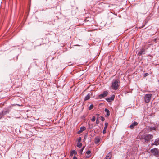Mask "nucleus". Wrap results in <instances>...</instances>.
<instances>
[{"instance_id": "obj_1", "label": "nucleus", "mask_w": 159, "mask_h": 159, "mask_svg": "<svg viewBox=\"0 0 159 159\" xmlns=\"http://www.w3.org/2000/svg\"><path fill=\"white\" fill-rule=\"evenodd\" d=\"M110 86V88L114 90H117L118 89L120 85V81L118 79H116L113 80Z\"/></svg>"}, {"instance_id": "obj_2", "label": "nucleus", "mask_w": 159, "mask_h": 159, "mask_svg": "<svg viewBox=\"0 0 159 159\" xmlns=\"http://www.w3.org/2000/svg\"><path fill=\"white\" fill-rule=\"evenodd\" d=\"M151 152L156 157H159V150L156 148H154L150 150Z\"/></svg>"}, {"instance_id": "obj_3", "label": "nucleus", "mask_w": 159, "mask_h": 159, "mask_svg": "<svg viewBox=\"0 0 159 159\" xmlns=\"http://www.w3.org/2000/svg\"><path fill=\"white\" fill-rule=\"evenodd\" d=\"M152 95V94H147L145 95L144 97V100L145 102L146 103H148L149 102L151 99V97Z\"/></svg>"}, {"instance_id": "obj_4", "label": "nucleus", "mask_w": 159, "mask_h": 159, "mask_svg": "<svg viewBox=\"0 0 159 159\" xmlns=\"http://www.w3.org/2000/svg\"><path fill=\"white\" fill-rule=\"evenodd\" d=\"M153 138V136L150 134H146L144 138L145 140V142H147L149 141L150 139H152Z\"/></svg>"}, {"instance_id": "obj_5", "label": "nucleus", "mask_w": 159, "mask_h": 159, "mask_svg": "<svg viewBox=\"0 0 159 159\" xmlns=\"http://www.w3.org/2000/svg\"><path fill=\"white\" fill-rule=\"evenodd\" d=\"M108 94V92L107 91H104L103 93L99 95V98L101 99L102 98H104L106 96H107V95Z\"/></svg>"}, {"instance_id": "obj_6", "label": "nucleus", "mask_w": 159, "mask_h": 159, "mask_svg": "<svg viewBox=\"0 0 159 159\" xmlns=\"http://www.w3.org/2000/svg\"><path fill=\"white\" fill-rule=\"evenodd\" d=\"M114 95H112L111 97L106 98V99L107 102H111L114 100Z\"/></svg>"}, {"instance_id": "obj_7", "label": "nucleus", "mask_w": 159, "mask_h": 159, "mask_svg": "<svg viewBox=\"0 0 159 159\" xmlns=\"http://www.w3.org/2000/svg\"><path fill=\"white\" fill-rule=\"evenodd\" d=\"M145 50L144 49H141L140 50L138 54L139 55H141L143 54H145Z\"/></svg>"}, {"instance_id": "obj_8", "label": "nucleus", "mask_w": 159, "mask_h": 159, "mask_svg": "<svg viewBox=\"0 0 159 159\" xmlns=\"http://www.w3.org/2000/svg\"><path fill=\"white\" fill-rule=\"evenodd\" d=\"M138 123L134 121L133 123H132L130 126V128L131 129H133L134 128L135 126H136L137 125Z\"/></svg>"}, {"instance_id": "obj_9", "label": "nucleus", "mask_w": 159, "mask_h": 159, "mask_svg": "<svg viewBox=\"0 0 159 159\" xmlns=\"http://www.w3.org/2000/svg\"><path fill=\"white\" fill-rule=\"evenodd\" d=\"M108 125V123H105V126L104 127V129L103 131V134H105L106 133V129Z\"/></svg>"}, {"instance_id": "obj_10", "label": "nucleus", "mask_w": 159, "mask_h": 159, "mask_svg": "<svg viewBox=\"0 0 159 159\" xmlns=\"http://www.w3.org/2000/svg\"><path fill=\"white\" fill-rule=\"evenodd\" d=\"M86 128L84 127H82L80 128V130L78 132V134H80L83 131L85 130Z\"/></svg>"}, {"instance_id": "obj_11", "label": "nucleus", "mask_w": 159, "mask_h": 159, "mask_svg": "<svg viewBox=\"0 0 159 159\" xmlns=\"http://www.w3.org/2000/svg\"><path fill=\"white\" fill-rule=\"evenodd\" d=\"M159 144V139L157 138L156 139L154 142L153 143V145H158Z\"/></svg>"}, {"instance_id": "obj_12", "label": "nucleus", "mask_w": 159, "mask_h": 159, "mask_svg": "<svg viewBox=\"0 0 159 159\" xmlns=\"http://www.w3.org/2000/svg\"><path fill=\"white\" fill-rule=\"evenodd\" d=\"M111 152L108 153L106 156V159H110L111 157Z\"/></svg>"}, {"instance_id": "obj_13", "label": "nucleus", "mask_w": 159, "mask_h": 159, "mask_svg": "<svg viewBox=\"0 0 159 159\" xmlns=\"http://www.w3.org/2000/svg\"><path fill=\"white\" fill-rule=\"evenodd\" d=\"M100 138H96L95 139V144H98L100 141Z\"/></svg>"}, {"instance_id": "obj_14", "label": "nucleus", "mask_w": 159, "mask_h": 159, "mask_svg": "<svg viewBox=\"0 0 159 159\" xmlns=\"http://www.w3.org/2000/svg\"><path fill=\"white\" fill-rule=\"evenodd\" d=\"M90 94L89 93L85 97V98H84V100L85 101L88 100L90 98Z\"/></svg>"}, {"instance_id": "obj_15", "label": "nucleus", "mask_w": 159, "mask_h": 159, "mask_svg": "<svg viewBox=\"0 0 159 159\" xmlns=\"http://www.w3.org/2000/svg\"><path fill=\"white\" fill-rule=\"evenodd\" d=\"M105 111L107 115L108 116L110 115V112L107 109H105Z\"/></svg>"}, {"instance_id": "obj_16", "label": "nucleus", "mask_w": 159, "mask_h": 159, "mask_svg": "<svg viewBox=\"0 0 159 159\" xmlns=\"http://www.w3.org/2000/svg\"><path fill=\"white\" fill-rule=\"evenodd\" d=\"M77 153V152L75 150H73L71 151L70 155L72 156L73 155V154L75 155Z\"/></svg>"}, {"instance_id": "obj_17", "label": "nucleus", "mask_w": 159, "mask_h": 159, "mask_svg": "<svg viewBox=\"0 0 159 159\" xmlns=\"http://www.w3.org/2000/svg\"><path fill=\"white\" fill-rule=\"evenodd\" d=\"M82 144L80 142H78L77 144V146L78 147L80 148L82 146Z\"/></svg>"}, {"instance_id": "obj_18", "label": "nucleus", "mask_w": 159, "mask_h": 159, "mask_svg": "<svg viewBox=\"0 0 159 159\" xmlns=\"http://www.w3.org/2000/svg\"><path fill=\"white\" fill-rule=\"evenodd\" d=\"M84 146L79 151V153L80 154H82V152H83V150H84Z\"/></svg>"}, {"instance_id": "obj_19", "label": "nucleus", "mask_w": 159, "mask_h": 159, "mask_svg": "<svg viewBox=\"0 0 159 159\" xmlns=\"http://www.w3.org/2000/svg\"><path fill=\"white\" fill-rule=\"evenodd\" d=\"M96 118L95 116H93L92 118L91 119V120L93 122H94Z\"/></svg>"}, {"instance_id": "obj_20", "label": "nucleus", "mask_w": 159, "mask_h": 159, "mask_svg": "<svg viewBox=\"0 0 159 159\" xmlns=\"http://www.w3.org/2000/svg\"><path fill=\"white\" fill-rule=\"evenodd\" d=\"M156 128L154 127H151L149 128V129L150 131H152V130H155Z\"/></svg>"}, {"instance_id": "obj_21", "label": "nucleus", "mask_w": 159, "mask_h": 159, "mask_svg": "<svg viewBox=\"0 0 159 159\" xmlns=\"http://www.w3.org/2000/svg\"><path fill=\"white\" fill-rule=\"evenodd\" d=\"M93 105H90V107H89V110H91L93 109Z\"/></svg>"}, {"instance_id": "obj_22", "label": "nucleus", "mask_w": 159, "mask_h": 159, "mask_svg": "<svg viewBox=\"0 0 159 159\" xmlns=\"http://www.w3.org/2000/svg\"><path fill=\"white\" fill-rule=\"evenodd\" d=\"M90 153L91 151L89 150H88L86 152V153L87 155H89V154Z\"/></svg>"}, {"instance_id": "obj_23", "label": "nucleus", "mask_w": 159, "mask_h": 159, "mask_svg": "<svg viewBox=\"0 0 159 159\" xmlns=\"http://www.w3.org/2000/svg\"><path fill=\"white\" fill-rule=\"evenodd\" d=\"M99 123V121L98 120V118L97 117L96 120V123L97 124H98Z\"/></svg>"}, {"instance_id": "obj_24", "label": "nucleus", "mask_w": 159, "mask_h": 159, "mask_svg": "<svg viewBox=\"0 0 159 159\" xmlns=\"http://www.w3.org/2000/svg\"><path fill=\"white\" fill-rule=\"evenodd\" d=\"M101 120L102 121H103L104 120H105V118L104 117H102V116H101Z\"/></svg>"}, {"instance_id": "obj_25", "label": "nucleus", "mask_w": 159, "mask_h": 159, "mask_svg": "<svg viewBox=\"0 0 159 159\" xmlns=\"http://www.w3.org/2000/svg\"><path fill=\"white\" fill-rule=\"evenodd\" d=\"M81 139V137H79L78 139V142H80Z\"/></svg>"}, {"instance_id": "obj_26", "label": "nucleus", "mask_w": 159, "mask_h": 159, "mask_svg": "<svg viewBox=\"0 0 159 159\" xmlns=\"http://www.w3.org/2000/svg\"><path fill=\"white\" fill-rule=\"evenodd\" d=\"M93 126L92 125H89V127L90 128H93Z\"/></svg>"}, {"instance_id": "obj_27", "label": "nucleus", "mask_w": 159, "mask_h": 159, "mask_svg": "<svg viewBox=\"0 0 159 159\" xmlns=\"http://www.w3.org/2000/svg\"><path fill=\"white\" fill-rule=\"evenodd\" d=\"M73 159H77V158L76 157L74 156L73 157Z\"/></svg>"}, {"instance_id": "obj_28", "label": "nucleus", "mask_w": 159, "mask_h": 159, "mask_svg": "<svg viewBox=\"0 0 159 159\" xmlns=\"http://www.w3.org/2000/svg\"><path fill=\"white\" fill-rule=\"evenodd\" d=\"M87 137V136H86V135L85 136V137H84V139H85Z\"/></svg>"}, {"instance_id": "obj_29", "label": "nucleus", "mask_w": 159, "mask_h": 159, "mask_svg": "<svg viewBox=\"0 0 159 159\" xmlns=\"http://www.w3.org/2000/svg\"><path fill=\"white\" fill-rule=\"evenodd\" d=\"M158 82H159V80H158Z\"/></svg>"}]
</instances>
